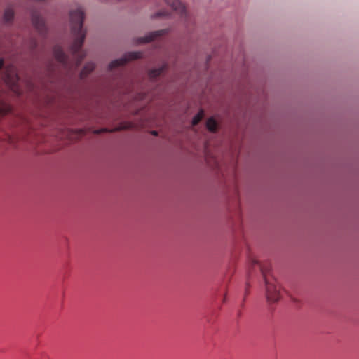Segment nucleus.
I'll return each instance as SVG.
<instances>
[{
    "mask_svg": "<svg viewBox=\"0 0 359 359\" xmlns=\"http://www.w3.org/2000/svg\"><path fill=\"white\" fill-rule=\"evenodd\" d=\"M69 17L71 32L74 38L69 48L72 59L70 60L64 53L60 46H55L53 55L58 63V67H56L53 65L48 67L47 74L50 77L57 76L62 74L71 77L86 57V53L82 50L86 37V30L83 28L84 12L80 8L72 10L70 11Z\"/></svg>",
    "mask_w": 359,
    "mask_h": 359,
    "instance_id": "1",
    "label": "nucleus"
},
{
    "mask_svg": "<svg viewBox=\"0 0 359 359\" xmlns=\"http://www.w3.org/2000/svg\"><path fill=\"white\" fill-rule=\"evenodd\" d=\"M257 267L260 270L264 278L266 285V296L267 300L271 302H277L280 297V290L276 285V281L273 278L268 277L270 272L271 266L269 264H262L259 262L252 259L251 261L250 269ZM251 271H249V276Z\"/></svg>",
    "mask_w": 359,
    "mask_h": 359,
    "instance_id": "2",
    "label": "nucleus"
},
{
    "mask_svg": "<svg viewBox=\"0 0 359 359\" xmlns=\"http://www.w3.org/2000/svg\"><path fill=\"white\" fill-rule=\"evenodd\" d=\"M143 57L142 52H129L124 55V56L120 59L115 60L112 61L109 65V70L113 71L116 69H118L121 67H123L126 65L128 61L134 60L138 58H141Z\"/></svg>",
    "mask_w": 359,
    "mask_h": 359,
    "instance_id": "3",
    "label": "nucleus"
},
{
    "mask_svg": "<svg viewBox=\"0 0 359 359\" xmlns=\"http://www.w3.org/2000/svg\"><path fill=\"white\" fill-rule=\"evenodd\" d=\"M166 4L170 6L176 13L180 15L182 21L185 24H189L192 22L191 17L188 15L187 11L179 0H165Z\"/></svg>",
    "mask_w": 359,
    "mask_h": 359,
    "instance_id": "4",
    "label": "nucleus"
},
{
    "mask_svg": "<svg viewBox=\"0 0 359 359\" xmlns=\"http://www.w3.org/2000/svg\"><path fill=\"white\" fill-rule=\"evenodd\" d=\"M3 79L8 86H14L17 84L20 78L16 67L14 65L12 64L6 67Z\"/></svg>",
    "mask_w": 359,
    "mask_h": 359,
    "instance_id": "5",
    "label": "nucleus"
},
{
    "mask_svg": "<svg viewBox=\"0 0 359 359\" xmlns=\"http://www.w3.org/2000/svg\"><path fill=\"white\" fill-rule=\"evenodd\" d=\"M32 22L34 27L41 35H44L47 28L44 20L38 12L34 11L32 13Z\"/></svg>",
    "mask_w": 359,
    "mask_h": 359,
    "instance_id": "6",
    "label": "nucleus"
},
{
    "mask_svg": "<svg viewBox=\"0 0 359 359\" xmlns=\"http://www.w3.org/2000/svg\"><path fill=\"white\" fill-rule=\"evenodd\" d=\"M166 32H167L166 29H162V30H158V31H155V32H151L150 34H149L148 35H147L144 37L138 38L136 41V43L137 44L148 43L161 36H163Z\"/></svg>",
    "mask_w": 359,
    "mask_h": 359,
    "instance_id": "7",
    "label": "nucleus"
},
{
    "mask_svg": "<svg viewBox=\"0 0 359 359\" xmlns=\"http://www.w3.org/2000/svg\"><path fill=\"white\" fill-rule=\"evenodd\" d=\"M168 68V65L163 62L159 67L154 68L148 71V76L151 81H155L157 78L164 74Z\"/></svg>",
    "mask_w": 359,
    "mask_h": 359,
    "instance_id": "8",
    "label": "nucleus"
},
{
    "mask_svg": "<svg viewBox=\"0 0 359 359\" xmlns=\"http://www.w3.org/2000/svg\"><path fill=\"white\" fill-rule=\"evenodd\" d=\"M12 107L0 96V116L12 113Z\"/></svg>",
    "mask_w": 359,
    "mask_h": 359,
    "instance_id": "9",
    "label": "nucleus"
},
{
    "mask_svg": "<svg viewBox=\"0 0 359 359\" xmlns=\"http://www.w3.org/2000/svg\"><path fill=\"white\" fill-rule=\"evenodd\" d=\"M95 68V65L93 62H88L85 65L82 70L79 73V76L81 79H85L88 74H90Z\"/></svg>",
    "mask_w": 359,
    "mask_h": 359,
    "instance_id": "10",
    "label": "nucleus"
},
{
    "mask_svg": "<svg viewBox=\"0 0 359 359\" xmlns=\"http://www.w3.org/2000/svg\"><path fill=\"white\" fill-rule=\"evenodd\" d=\"M206 127L209 131L215 133L217 129V123L213 118H209L206 121Z\"/></svg>",
    "mask_w": 359,
    "mask_h": 359,
    "instance_id": "11",
    "label": "nucleus"
},
{
    "mask_svg": "<svg viewBox=\"0 0 359 359\" xmlns=\"http://www.w3.org/2000/svg\"><path fill=\"white\" fill-rule=\"evenodd\" d=\"M14 17V12L11 8H6L4 14V20L6 22H10L12 21Z\"/></svg>",
    "mask_w": 359,
    "mask_h": 359,
    "instance_id": "12",
    "label": "nucleus"
},
{
    "mask_svg": "<svg viewBox=\"0 0 359 359\" xmlns=\"http://www.w3.org/2000/svg\"><path fill=\"white\" fill-rule=\"evenodd\" d=\"M204 116V112L201 109L198 111V113L197 114H196L193 119H192V125L193 126H196L201 120L202 118H203Z\"/></svg>",
    "mask_w": 359,
    "mask_h": 359,
    "instance_id": "13",
    "label": "nucleus"
},
{
    "mask_svg": "<svg viewBox=\"0 0 359 359\" xmlns=\"http://www.w3.org/2000/svg\"><path fill=\"white\" fill-rule=\"evenodd\" d=\"M167 15L168 13L166 11H161L156 13L154 17L166 16Z\"/></svg>",
    "mask_w": 359,
    "mask_h": 359,
    "instance_id": "14",
    "label": "nucleus"
},
{
    "mask_svg": "<svg viewBox=\"0 0 359 359\" xmlns=\"http://www.w3.org/2000/svg\"><path fill=\"white\" fill-rule=\"evenodd\" d=\"M250 284L248 283H246V287H245V297H244V300L245 299V297L249 294L250 293Z\"/></svg>",
    "mask_w": 359,
    "mask_h": 359,
    "instance_id": "15",
    "label": "nucleus"
},
{
    "mask_svg": "<svg viewBox=\"0 0 359 359\" xmlns=\"http://www.w3.org/2000/svg\"><path fill=\"white\" fill-rule=\"evenodd\" d=\"M36 46H37L36 41L35 39H32V42H31V47H30L31 49L34 50V49H35L36 48Z\"/></svg>",
    "mask_w": 359,
    "mask_h": 359,
    "instance_id": "16",
    "label": "nucleus"
},
{
    "mask_svg": "<svg viewBox=\"0 0 359 359\" xmlns=\"http://www.w3.org/2000/svg\"><path fill=\"white\" fill-rule=\"evenodd\" d=\"M4 60L0 59V69H2V67H4Z\"/></svg>",
    "mask_w": 359,
    "mask_h": 359,
    "instance_id": "17",
    "label": "nucleus"
},
{
    "mask_svg": "<svg viewBox=\"0 0 359 359\" xmlns=\"http://www.w3.org/2000/svg\"><path fill=\"white\" fill-rule=\"evenodd\" d=\"M105 131H107L106 129H102V130H95V133H97L98 134V133H101L105 132Z\"/></svg>",
    "mask_w": 359,
    "mask_h": 359,
    "instance_id": "18",
    "label": "nucleus"
},
{
    "mask_svg": "<svg viewBox=\"0 0 359 359\" xmlns=\"http://www.w3.org/2000/svg\"><path fill=\"white\" fill-rule=\"evenodd\" d=\"M151 134L154 135H157L158 133L156 131L154 130L151 132Z\"/></svg>",
    "mask_w": 359,
    "mask_h": 359,
    "instance_id": "19",
    "label": "nucleus"
}]
</instances>
